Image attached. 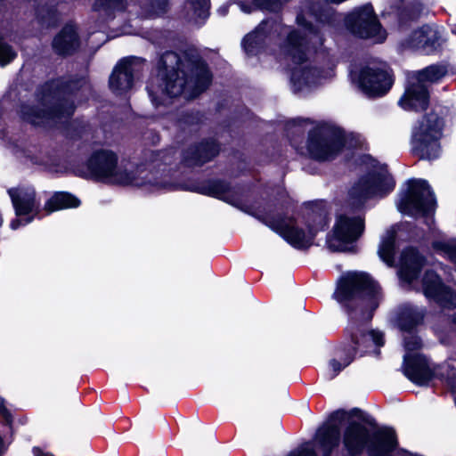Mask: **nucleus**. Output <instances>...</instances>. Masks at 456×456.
<instances>
[{"label": "nucleus", "mask_w": 456, "mask_h": 456, "mask_svg": "<svg viewBox=\"0 0 456 456\" xmlns=\"http://www.w3.org/2000/svg\"><path fill=\"white\" fill-rule=\"evenodd\" d=\"M335 16L334 10L326 4H306L297 16V24L305 29L303 34L299 30L290 29L278 19H267L243 38L242 46L248 54L255 55L276 38L286 36L281 51L293 64L290 74L291 88L295 93H301L331 78L335 67V63L330 59L325 68H317L309 60L312 50L318 59L324 53H318V46L323 45L322 32L308 19L313 18L325 27L335 21Z\"/></svg>", "instance_id": "f257e3e1"}, {"label": "nucleus", "mask_w": 456, "mask_h": 456, "mask_svg": "<svg viewBox=\"0 0 456 456\" xmlns=\"http://www.w3.org/2000/svg\"><path fill=\"white\" fill-rule=\"evenodd\" d=\"M333 297L347 312L349 322L346 340L337 349L341 362L330 360L329 379L335 378L356 355L365 354L370 344L378 347L385 344L382 331L367 330L366 328L383 299L380 287L367 273L349 272L343 274L337 282Z\"/></svg>", "instance_id": "f03ea898"}, {"label": "nucleus", "mask_w": 456, "mask_h": 456, "mask_svg": "<svg viewBox=\"0 0 456 456\" xmlns=\"http://www.w3.org/2000/svg\"><path fill=\"white\" fill-rule=\"evenodd\" d=\"M212 81L206 62L198 54L182 55L168 51L158 63V74L147 86L149 97L155 107L167 105L172 98L184 94L192 99L205 91Z\"/></svg>", "instance_id": "7ed1b4c3"}, {"label": "nucleus", "mask_w": 456, "mask_h": 456, "mask_svg": "<svg viewBox=\"0 0 456 456\" xmlns=\"http://www.w3.org/2000/svg\"><path fill=\"white\" fill-rule=\"evenodd\" d=\"M394 178L387 166L375 164L372 169L361 177L348 192L349 208L337 216L333 235L327 239L329 248L334 251H346L364 231L362 208L372 197H384L395 188Z\"/></svg>", "instance_id": "20e7f679"}, {"label": "nucleus", "mask_w": 456, "mask_h": 456, "mask_svg": "<svg viewBox=\"0 0 456 456\" xmlns=\"http://www.w3.org/2000/svg\"><path fill=\"white\" fill-rule=\"evenodd\" d=\"M202 193L222 200L259 219L272 230L280 233L292 247L304 249L309 248L316 233L325 230L330 220L323 212H312L308 217V233L294 225L291 218L274 216L271 213H260L242 203L237 188L222 180L209 181L202 189Z\"/></svg>", "instance_id": "39448f33"}, {"label": "nucleus", "mask_w": 456, "mask_h": 456, "mask_svg": "<svg viewBox=\"0 0 456 456\" xmlns=\"http://www.w3.org/2000/svg\"><path fill=\"white\" fill-rule=\"evenodd\" d=\"M55 88L52 94L43 96L42 107L22 105V119L34 126L57 125L66 122L74 113V100L91 93V86L85 77L62 82L61 85L52 82L45 86V91Z\"/></svg>", "instance_id": "423d86ee"}, {"label": "nucleus", "mask_w": 456, "mask_h": 456, "mask_svg": "<svg viewBox=\"0 0 456 456\" xmlns=\"http://www.w3.org/2000/svg\"><path fill=\"white\" fill-rule=\"evenodd\" d=\"M91 176L103 182L122 185L147 186L151 190L167 189L170 184L158 176L145 165L127 168L118 165L117 155L110 151L94 152L87 162Z\"/></svg>", "instance_id": "0eeeda50"}, {"label": "nucleus", "mask_w": 456, "mask_h": 456, "mask_svg": "<svg viewBox=\"0 0 456 456\" xmlns=\"http://www.w3.org/2000/svg\"><path fill=\"white\" fill-rule=\"evenodd\" d=\"M362 146V139L359 134H346L332 124L321 122L309 132L306 150L310 158L324 161L334 159L343 148Z\"/></svg>", "instance_id": "6e6552de"}, {"label": "nucleus", "mask_w": 456, "mask_h": 456, "mask_svg": "<svg viewBox=\"0 0 456 456\" xmlns=\"http://www.w3.org/2000/svg\"><path fill=\"white\" fill-rule=\"evenodd\" d=\"M444 121L435 112L421 118L411 132V151L421 159L432 160L440 157L442 152Z\"/></svg>", "instance_id": "1a4fd4ad"}, {"label": "nucleus", "mask_w": 456, "mask_h": 456, "mask_svg": "<svg viewBox=\"0 0 456 456\" xmlns=\"http://www.w3.org/2000/svg\"><path fill=\"white\" fill-rule=\"evenodd\" d=\"M447 69L442 64H433L408 76V86L399 100V105L405 110L427 109L429 101L426 82H436L445 76Z\"/></svg>", "instance_id": "9d476101"}, {"label": "nucleus", "mask_w": 456, "mask_h": 456, "mask_svg": "<svg viewBox=\"0 0 456 456\" xmlns=\"http://www.w3.org/2000/svg\"><path fill=\"white\" fill-rule=\"evenodd\" d=\"M397 208L403 214L412 216L433 214L436 208V199L428 181L408 180L399 194Z\"/></svg>", "instance_id": "9b49d317"}, {"label": "nucleus", "mask_w": 456, "mask_h": 456, "mask_svg": "<svg viewBox=\"0 0 456 456\" xmlns=\"http://www.w3.org/2000/svg\"><path fill=\"white\" fill-rule=\"evenodd\" d=\"M346 28L355 37L371 39L374 43H382L387 32L381 27L370 4L354 8L345 18Z\"/></svg>", "instance_id": "f8f14e48"}, {"label": "nucleus", "mask_w": 456, "mask_h": 456, "mask_svg": "<svg viewBox=\"0 0 456 456\" xmlns=\"http://www.w3.org/2000/svg\"><path fill=\"white\" fill-rule=\"evenodd\" d=\"M403 346L406 351L403 364L404 375L415 384H428L435 376L431 363L425 355L412 354L422 346L421 339L417 335L410 333L404 337Z\"/></svg>", "instance_id": "ddd939ff"}, {"label": "nucleus", "mask_w": 456, "mask_h": 456, "mask_svg": "<svg viewBox=\"0 0 456 456\" xmlns=\"http://www.w3.org/2000/svg\"><path fill=\"white\" fill-rule=\"evenodd\" d=\"M350 77L354 83L369 96H382L393 86L389 68L385 63L372 64L360 71L351 70Z\"/></svg>", "instance_id": "4468645a"}, {"label": "nucleus", "mask_w": 456, "mask_h": 456, "mask_svg": "<svg viewBox=\"0 0 456 456\" xmlns=\"http://www.w3.org/2000/svg\"><path fill=\"white\" fill-rule=\"evenodd\" d=\"M8 194L12 200L17 217L12 220L10 227L12 230L31 223L35 218H41V202L36 191L31 186H18L10 188Z\"/></svg>", "instance_id": "2eb2a0df"}, {"label": "nucleus", "mask_w": 456, "mask_h": 456, "mask_svg": "<svg viewBox=\"0 0 456 456\" xmlns=\"http://www.w3.org/2000/svg\"><path fill=\"white\" fill-rule=\"evenodd\" d=\"M144 61L137 57L121 60L115 67L110 77V88L116 94H122L130 90L135 78L142 71Z\"/></svg>", "instance_id": "dca6fc26"}, {"label": "nucleus", "mask_w": 456, "mask_h": 456, "mask_svg": "<svg viewBox=\"0 0 456 456\" xmlns=\"http://www.w3.org/2000/svg\"><path fill=\"white\" fill-rule=\"evenodd\" d=\"M443 43L442 32L436 25H423L412 31L409 37L400 43L402 49L420 51L431 54L440 49Z\"/></svg>", "instance_id": "f3484780"}, {"label": "nucleus", "mask_w": 456, "mask_h": 456, "mask_svg": "<svg viewBox=\"0 0 456 456\" xmlns=\"http://www.w3.org/2000/svg\"><path fill=\"white\" fill-rule=\"evenodd\" d=\"M347 413L343 410L333 411L328 419L317 429L314 439L322 451V456H330L340 443L341 423Z\"/></svg>", "instance_id": "a211bd4d"}, {"label": "nucleus", "mask_w": 456, "mask_h": 456, "mask_svg": "<svg viewBox=\"0 0 456 456\" xmlns=\"http://www.w3.org/2000/svg\"><path fill=\"white\" fill-rule=\"evenodd\" d=\"M422 292L425 297L441 307L456 308V291L445 285L440 276L433 271H427L422 278Z\"/></svg>", "instance_id": "6ab92c4d"}, {"label": "nucleus", "mask_w": 456, "mask_h": 456, "mask_svg": "<svg viewBox=\"0 0 456 456\" xmlns=\"http://www.w3.org/2000/svg\"><path fill=\"white\" fill-rule=\"evenodd\" d=\"M129 7L127 0H94L92 12L97 17V29L104 28L107 23L126 12H132Z\"/></svg>", "instance_id": "aec40b11"}, {"label": "nucleus", "mask_w": 456, "mask_h": 456, "mask_svg": "<svg viewBox=\"0 0 456 456\" xmlns=\"http://www.w3.org/2000/svg\"><path fill=\"white\" fill-rule=\"evenodd\" d=\"M424 259L413 248H408L402 252L398 275L402 281L411 284L419 275L423 266Z\"/></svg>", "instance_id": "412c9836"}, {"label": "nucleus", "mask_w": 456, "mask_h": 456, "mask_svg": "<svg viewBox=\"0 0 456 456\" xmlns=\"http://www.w3.org/2000/svg\"><path fill=\"white\" fill-rule=\"evenodd\" d=\"M218 152V144L211 139L188 149L183 154V161L187 167H200L211 160Z\"/></svg>", "instance_id": "4be33fe9"}, {"label": "nucleus", "mask_w": 456, "mask_h": 456, "mask_svg": "<svg viewBox=\"0 0 456 456\" xmlns=\"http://www.w3.org/2000/svg\"><path fill=\"white\" fill-rule=\"evenodd\" d=\"M426 310L411 304H403L396 309L394 322L403 331L411 332L423 322Z\"/></svg>", "instance_id": "5701e85b"}, {"label": "nucleus", "mask_w": 456, "mask_h": 456, "mask_svg": "<svg viewBox=\"0 0 456 456\" xmlns=\"http://www.w3.org/2000/svg\"><path fill=\"white\" fill-rule=\"evenodd\" d=\"M210 0H185L180 17L189 23L202 25L209 16Z\"/></svg>", "instance_id": "b1692460"}, {"label": "nucleus", "mask_w": 456, "mask_h": 456, "mask_svg": "<svg viewBox=\"0 0 456 456\" xmlns=\"http://www.w3.org/2000/svg\"><path fill=\"white\" fill-rule=\"evenodd\" d=\"M79 47L77 28L67 24L53 40V49L59 55L72 54Z\"/></svg>", "instance_id": "393cba45"}, {"label": "nucleus", "mask_w": 456, "mask_h": 456, "mask_svg": "<svg viewBox=\"0 0 456 456\" xmlns=\"http://www.w3.org/2000/svg\"><path fill=\"white\" fill-rule=\"evenodd\" d=\"M80 201L77 198L68 192H56L45 205L47 214L67 208H76Z\"/></svg>", "instance_id": "a878e982"}, {"label": "nucleus", "mask_w": 456, "mask_h": 456, "mask_svg": "<svg viewBox=\"0 0 456 456\" xmlns=\"http://www.w3.org/2000/svg\"><path fill=\"white\" fill-rule=\"evenodd\" d=\"M171 0H143L140 3V11L135 13L143 18H153L167 12Z\"/></svg>", "instance_id": "bb28decb"}, {"label": "nucleus", "mask_w": 456, "mask_h": 456, "mask_svg": "<svg viewBox=\"0 0 456 456\" xmlns=\"http://www.w3.org/2000/svg\"><path fill=\"white\" fill-rule=\"evenodd\" d=\"M395 232L393 230L387 231L384 237H382L379 247V257L389 266H392L395 262Z\"/></svg>", "instance_id": "cd10ccee"}, {"label": "nucleus", "mask_w": 456, "mask_h": 456, "mask_svg": "<svg viewBox=\"0 0 456 456\" xmlns=\"http://www.w3.org/2000/svg\"><path fill=\"white\" fill-rule=\"evenodd\" d=\"M433 248L437 254L447 258L454 265L456 271V238L434 241Z\"/></svg>", "instance_id": "c85d7f7f"}, {"label": "nucleus", "mask_w": 456, "mask_h": 456, "mask_svg": "<svg viewBox=\"0 0 456 456\" xmlns=\"http://www.w3.org/2000/svg\"><path fill=\"white\" fill-rule=\"evenodd\" d=\"M424 5L420 0H411L401 11L399 20L400 22L405 20H414L418 19L423 12Z\"/></svg>", "instance_id": "c756f323"}, {"label": "nucleus", "mask_w": 456, "mask_h": 456, "mask_svg": "<svg viewBox=\"0 0 456 456\" xmlns=\"http://www.w3.org/2000/svg\"><path fill=\"white\" fill-rule=\"evenodd\" d=\"M37 16L39 22L46 27H53L59 21V14L53 8L45 10L44 8L37 11Z\"/></svg>", "instance_id": "7c9ffc66"}, {"label": "nucleus", "mask_w": 456, "mask_h": 456, "mask_svg": "<svg viewBox=\"0 0 456 456\" xmlns=\"http://www.w3.org/2000/svg\"><path fill=\"white\" fill-rule=\"evenodd\" d=\"M17 56L16 52L11 45L6 44L2 37H0V65L5 66L12 61Z\"/></svg>", "instance_id": "2f4dec72"}, {"label": "nucleus", "mask_w": 456, "mask_h": 456, "mask_svg": "<svg viewBox=\"0 0 456 456\" xmlns=\"http://www.w3.org/2000/svg\"><path fill=\"white\" fill-rule=\"evenodd\" d=\"M200 120L198 114L194 113H183L181 118L177 120L178 127L183 128L186 125H193Z\"/></svg>", "instance_id": "473e14b6"}, {"label": "nucleus", "mask_w": 456, "mask_h": 456, "mask_svg": "<svg viewBox=\"0 0 456 456\" xmlns=\"http://www.w3.org/2000/svg\"><path fill=\"white\" fill-rule=\"evenodd\" d=\"M305 122V120L302 118H295L292 120H289L287 123V130L289 132L290 130H294L297 134H304V130L302 128V123Z\"/></svg>", "instance_id": "72a5a7b5"}, {"label": "nucleus", "mask_w": 456, "mask_h": 456, "mask_svg": "<svg viewBox=\"0 0 456 456\" xmlns=\"http://www.w3.org/2000/svg\"><path fill=\"white\" fill-rule=\"evenodd\" d=\"M0 414L4 417L6 422L10 423L12 421V415L8 409L5 407V401L3 397L0 396Z\"/></svg>", "instance_id": "f704fd0d"}, {"label": "nucleus", "mask_w": 456, "mask_h": 456, "mask_svg": "<svg viewBox=\"0 0 456 456\" xmlns=\"http://www.w3.org/2000/svg\"><path fill=\"white\" fill-rule=\"evenodd\" d=\"M16 0H0V12H5L8 6H14Z\"/></svg>", "instance_id": "c9c22d12"}, {"label": "nucleus", "mask_w": 456, "mask_h": 456, "mask_svg": "<svg viewBox=\"0 0 456 456\" xmlns=\"http://www.w3.org/2000/svg\"><path fill=\"white\" fill-rule=\"evenodd\" d=\"M170 153H173V151H165V152H159L158 153V156H159V159L163 160L164 163L167 165V164H170L171 161L169 159V155Z\"/></svg>", "instance_id": "e433bc0d"}, {"label": "nucleus", "mask_w": 456, "mask_h": 456, "mask_svg": "<svg viewBox=\"0 0 456 456\" xmlns=\"http://www.w3.org/2000/svg\"><path fill=\"white\" fill-rule=\"evenodd\" d=\"M32 452L34 456H53V454L41 450L39 447H34Z\"/></svg>", "instance_id": "4c0bfd02"}, {"label": "nucleus", "mask_w": 456, "mask_h": 456, "mask_svg": "<svg viewBox=\"0 0 456 456\" xmlns=\"http://www.w3.org/2000/svg\"><path fill=\"white\" fill-rule=\"evenodd\" d=\"M228 9H229V4H224L218 8L217 12L220 16H225L228 13Z\"/></svg>", "instance_id": "58836bf2"}, {"label": "nucleus", "mask_w": 456, "mask_h": 456, "mask_svg": "<svg viewBox=\"0 0 456 456\" xmlns=\"http://www.w3.org/2000/svg\"><path fill=\"white\" fill-rule=\"evenodd\" d=\"M448 383L452 388L456 391V374L453 372L452 376H448Z\"/></svg>", "instance_id": "ea45409f"}, {"label": "nucleus", "mask_w": 456, "mask_h": 456, "mask_svg": "<svg viewBox=\"0 0 456 456\" xmlns=\"http://www.w3.org/2000/svg\"><path fill=\"white\" fill-rule=\"evenodd\" d=\"M451 361H452V362H454V361L456 362V354H455L454 358L451 359Z\"/></svg>", "instance_id": "a19ab883"}, {"label": "nucleus", "mask_w": 456, "mask_h": 456, "mask_svg": "<svg viewBox=\"0 0 456 456\" xmlns=\"http://www.w3.org/2000/svg\"><path fill=\"white\" fill-rule=\"evenodd\" d=\"M453 322L456 324V314L453 317Z\"/></svg>", "instance_id": "79ce46f5"}, {"label": "nucleus", "mask_w": 456, "mask_h": 456, "mask_svg": "<svg viewBox=\"0 0 456 456\" xmlns=\"http://www.w3.org/2000/svg\"><path fill=\"white\" fill-rule=\"evenodd\" d=\"M452 32L456 35V28L452 29Z\"/></svg>", "instance_id": "37998d69"}]
</instances>
